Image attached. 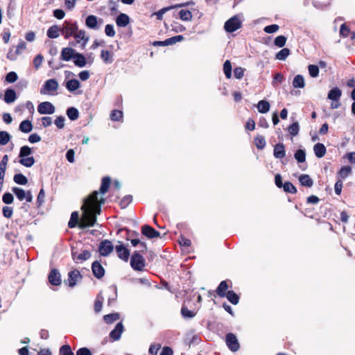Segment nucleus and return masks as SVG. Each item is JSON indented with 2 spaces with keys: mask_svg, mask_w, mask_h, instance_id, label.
Instances as JSON below:
<instances>
[{
  "mask_svg": "<svg viewBox=\"0 0 355 355\" xmlns=\"http://www.w3.org/2000/svg\"><path fill=\"white\" fill-rule=\"evenodd\" d=\"M98 191H94L83 201L81 207L83 214L79 222V227L82 229L94 227L96 224L97 216L101 211V206L105 203V199H98Z\"/></svg>",
  "mask_w": 355,
  "mask_h": 355,
  "instance_id": "nucleus-1",
  "label": "nucleus"
},
{
  "mask_svg": "<svg viewBox=\"0 0 355 355\" xmlns=\"http://www.w3.org/2000/svg\"><path fill=\"white\" fill-rule=\"evenodd\" d=\"M59 84L56 79L51 78L46 80L40 88V94L42 95H54L58 89Z\"/></svg>",
  "mask_w": 355,
  "mask_h": 355,
  "instance_id": "nucleus-2",
  "label": "nucleus"
},
{
  "mask_svg": "<svg viewBox=\"0 0 355 355\" xmlns=\"http://www.w3.org/2000/svg\"><path fill=\"white\" fill-rule=\"evenodd\" d=\"M241 17L239 15H236L226 21L224 28L227 33H233L241 27L242 20Z\"/></svg>",
  "mask_w": 355,
  "mask_h": 355,
  "instance_id": "nucleus-3",
  "label": "nucleus"
},
{
  "mask_svg": "<svg viewBox=\"0 0 355 355\" xmlns=\"http://www.w3.org/2000/svg\"><path fill=\"white\" fill-rule=\"evenodd\" d=\"M130 266L133 270L143 271L146 266L144 257L137 251L134 252L130 259Z\"/></svg>",
  "mask_w": 355,
  "mask_h": 355,
  "instance_id": "nucleus-4",
  "label": "nucleus"
},
{
  "mask_svg": "<svg viewBox=\"0 0 355 355\" xmlns=\"http://www.w3.org/2000/svg\"><path fill=\"white\" fill-rule=\"evenodd\" d=\"M75 40L69 42L71 46H77L80 44L81 49H84L89 41V37L86 36V33L83 30L78 31L73 35Z\"/></svg>",
  "mask_w": 355,
  "mask_h": 355,
  "instance_id": "nucleus-5",
  "label": "nucleus"
},
{
  "mask_svg": "<svg viewBox=\"0 0 355 355\" xmlns=\"http://www.w3.org/2000/svg\"><path fill=\"white\" fill-rule=\"evenodd\" d=\"M61 28V33L64 35L65 39L73 36L76 32L78 31V25L76 22H71L64 21Z\"/></svg>",
  "mask_w": 355,
  "mask_h": 355,
  "instance_id": "nucleus-6",
  "label": "nucleus"
},
{
  "mask_svg": "<svg viewBox=\"0 0 355 355\" xmlns=\"http://www.w3.org/2000/svg\"><path fill=\"white\" fill-rule=\"evenodd\" d=\"M82 279L83 276L80 271L77 269H74L69 272L68 279L64 280V283L69 287L73 288L77 284V283L80 282Z\"/></svg>",
  "mask_w": 355,
  "mask_h": 355,
  "instance_id": "nucleus-7",
  "label": "nucleus"
},
{
  "mask_svg": "<svg viewBox=\"0 0 355 355\" xmlns=\"http://www.w3.org/2000/svg\"><path fill=\"white\" fill-rule=\"evenodd\" d=\"M103 21L101 18H98L96 16L90 15L85 19V25L86 26L94 31H98L100 29L101 24Z\"/></svg>",
  "mask_w": 355,
  "mask_h": 355,
  "instance_id": "nucleus-8",
  "label": "nucleus"
},
{
  "mask_svg": "<svg viewBox=\"0 0 355 355\" xmlns=\"http://www.w3.org/2000/svg\"><path fill=\"white\" fill-rule=\"evenodd\" d=\"M71 257L74 262L82 263L91 257V252L87 250H84L80 253H78L73 248L71 250Z\"/></svg>",
  "mask_w": 355,
  "mask_h": 355,
  "instance_id": "nucleus-9",
  "label": "nucleus"
},
{
  "mask_svg": "<svg viewBox=\"0 0 355 355\" xmlns=\"http://www.w3.org/2000/svg\"><path fill=\"white\" fill-rule=\"evenodd\" d=\"M225 341L228 348L232 352H237L240 345L236 336L232 333H228L225 336Z\"/></svg>",
  "mask_w": 355,
  "mask_h": 355,
  "instance_id": "nucleus-10",
  "label": "nucleus"
},
{
  "mask_svg": "<svg viewBox=\"0 0 355 355\" xmlns=\"http://www.w3.org/2000/svg\"><path fill=\"white\" fill-rule=\"evenodd\" d=\"M37 112L40 114H53L55 112V107L51 102L44 101L38 105Z\"/></svg>",
  "mask_w": 355,
  "mask_h": 355,
  "instance_id": "nucleus-11",
  "label": "nucleus"
},
{
  "mask_svg": "<svg viewBox=\"0 0 355 355\" xmlns=\"http://www.w3.org/2000/svg\"><path fill=\"white\" fill-rule=\"evenodd\" d=\"M114 250L112 243L109 240H104L101 241L98 246V251L101 256H108Z\"/></svg>",
  "mask_w": 355,
  "mask_h": 355,
  "instance_id": "nucleus-12",
  "label": "nucleus"
},
{
  "mask_svg": "<svg viewBox=\"0 0 355 355\" xmlns=\"http://www.w3.org/2000/svg\"><path fill=\"white\" fill-rule=\"evenodd\" d=\"M118 243L115 247L117 256L120 259L127 262L129 259L130 251L121 241H119Z\"/></svg>",
  "mask_w": 355,
  "mask_h": 355,
  "instance_id": "nucleus-13",
  "label": "nucleus"
},
{
  "mask_svg": "<svg viewBox=\"0 0 355 355\" xmlns=\"http://www.w3.org/2000/svg\"><path fill=\"white\" fill-rule=\"evenodd\" d=\"M141 233L148 239L158 238L160 236V233L158 231L148 225H144L141 227Z\"/></svg>",
  "mask_w": 355,
  "mask_h": 355,
  "instance_id": "nucleus-14",
  "label": "nucleus"
},
{
  "mask_svg": "<svg viewBox=\"0 0 355 355\" xmlns=\"http://www.w3.org/2000/svg\"><path fill=\"white\" fill-rule=\"evenodd\" d=\"M77 53L76 51L71 47L63 48L60 53V59L64 61H69L75 58V55Z\"/></svg>",
  "mask_w": 355,
  "mask_h": 355,
  "instance_id": "nucleus-15",
  "label": "nucleus"
},
{
  "mask_svg": "<svg viewBox=\"0 0 355 355\" xmlns=\"http://www.w3.org/2000/svg\"><path fill=\"white\" fill-rule=\"evenodd\" d=\"M48 278L50 284L53 286H58L61 284V275L57 269L51 270Z\"/></svg>",
  "mask_w": 355,
  "mask_h": 355,
  "instance_id": "nucleus-16",
  "label": "nucleus"
},
{
  "mask_svg": "<svg viewBox=\"0 0 355 355\" xmlns=\"http://www.w3.org/2000/svg\"><path fill=\"white\" fill-rule=\"evenodd\" d=\"M92 270L94 275L97 279H101L105 275V270L98 261L93 262L92 265Z\"/></svg>",
  "mask_w": 355,
  "mask_h": 355,
  "instance_id": "nucleus-17",
  "label": "nucleus"
},
{
  "mask_svg": "<svg viewBox=\"0 0 355 355\" xmlns=\"http://www.w3.org/2000/svg\"><path fill=\"white\" fill-rule=\"evenodd\" d=\"M124 329L123 325L121 322L116 324L115 328L110 331V337L114 340H118L121 336Z\"/></svg>",
  "mask_w": 355,
  "mask_h": 355,
  "instance_id": "nucleus-18",
  "label": "nucleus"
},
{
  "mask_svg": "<svg viewBox=\"0 0 355 355\" xmlns=\"http://www.w3.org/2000/svg\"><path fill=\"white\" fill-rule=\"evenodd\" d=\"M273 155L277 159H282L286 155L285 146L282 143H279L275 145Z\"/></svg>",
  "mask_w": 355,
  "mask_h": 355,
  "instance_id": "nucleus-19",
  "label": "nucleus"
},
{
  "mask_svg": "<svg viewBox=\"0 0 355 355\" xmlns=\"http://www.w3.org/2000/svg\"><path fill=\"white\" fill-rule=\"evenodd\" d=\"M342 95V91L337 87L331 89L327 95V98L332 101H339Z\"/></svg>",
  "mask_w": 355,
  "mask_h": 355,
  "instance_id": "nucleus-20",
  "label": "nucleus"
},
{
  "mask_svg": "<svg viewBox=\"0 0 355 355\" xmlns=\"http://www.w3.org/2000/svg\"><path fill=\"white\" fill-rule=\"evenodd\" d=\"M16 98V92L13 89L8 88L6 90L3 100L6 103H12L13 102H15Z\"/></svg>",
  "mask_w": 355,
  "mask_h": 355,
  "instance_id": "nucleus-21",
  "label": "nucleus"
},
{
  "mask_svg": "<svg viewBox=\"0 0 355 355\" xmlns=\"http://www.w3.org/2000/svg\"><path fill=\"white\" fill-rule=\"evenodd\" d=\"M60 33H61V28L57 25H53L47 30L46 35L51 39H55L59 37Z\"/></svg>",
  "mask_w": 355,
  "mask_h": 355,
  "instance_id": "nucleus-22",
  "label": "nucleus"
},
{
  "mask_svg": "<svg viewBox=\"0 0 355 355\" xmlns=\"http://www.w3.org/2000/svg\"><path fill=\"white\" fill-rule=\"evenodd\" d=\"M65 87L70 92H73L80 87V83L77 79H71L65 82Z\"/></svg>",
  "mask_w": 355,
  "mask_h": 355,
  "instance_id": "nucleus-23",
  "label": "nucleus"
},
{
  "mask_svg": "<svg viewBox=\"0 0 355 355\" xmlns=\"http://www.w3.org/2000/svg\"><path fill=\"white\" fill-rule=\"evenodd\" d=\"M313 151L317 157L322 158L326 154L327 149L323 144L317 143L313 146Z\"/></svg>",
  "mask_w": 355,
  "mask_h": 355,
  "instance_id": "nucleus-24",
  "label": "nucleus"
},
{
  "mask_svg": "<svg viewBox=\"0 0 355 355\" xmlns=\"http://www.w3.org/2000/svg\"><path fill=\"white\" fill-rule=\"evenodd\" d=\"M228 288L227 280H224L219 284L216 292L219 297H225V295H227L226 293Z\"/></svg>",
  "mask_w": 355,
  "mask_h": 355,
  "instance_id": "nucleus-25",
  "label": "nucleus"
},
{
  "mask_svg": "<svg viewBox=\"0 0 355 355\" xmlns=\"http://www.w3.org/2000/svg\"><path fill=\"white\" fill-rule=\"evenodd\" d=\"M129 17L124 13L119 14L116 19V25L119 27H125L129 24Z\"/></svg>",
  "mask_w": 355,
  "mask_h": 355,
  "instance_id": "nucleus-26",
  "label": "nucleus"
},
{
  "mask_svg": "<svg viewBox=\"0 0 355 355\" xmlns=\"http://www.w3.org/2000/svg\"><path fill=\"white\" fill-rule=\"evenodd\" d=\"M73 63L78 67H84L87 64L86 58L83 54L77 53L73 58Z\"/></svg>",
  "mask_w": 355,
  "mask_h": 355,
  "instance_id": "nucleus-27",
  "label": "nucleus"
},
{
  "mask_svg": "<svg viewBox=\"0 0 355 355\" xmlns=\"http://www.w3.org/2000/svg\"><path fill=\"white\" fill-rule=\"evenodd\" d=\"M299 181L302 186L311 187L313 184V180L309 175L302 174L299 177Z\"/></svg>",
  "mask_w": 355,
  "mask_h": 355,
  "instance_id": "nucleus-28",
  "label": "nucleus"
},
{
  "mask_svg": "<svg viewBox=\"0 0 355 355\" xmlns=\"http://www.w3.org/2000/svg\"><path fill=\"white\" fill-rule=\"evenodd\" d=\"M19 129L24 133H28L33 130V124L29 120H24L19 124Z\"/></svg>",
  "mask_w": 355,
  "mask_h": 355,
  "instance_id": "nucleus-29",
  "label": "nucleus"
},
{
  "mask_svg": "<svg viewBox=\"0 0 355 355\" xmlns=\"http://www.w3.org/2000/svg\"><path fill=\"white\" fill-rule=\"evenodd\" d=\"M257 107L259 112L267 113L270 110V105L268 101L261 100L259 101Z\"/></svg>",
  "mask_w": 355,
  "mask_h": 355,
  "instance_id": "nucleus-30",
  "label": "nucleus"
},
{
  "mask_svg": "<svg viewBox=\"0 0 355 355\" xmlns=\"http://www.w3.org/2000/svg\"><path fill=\"white\" fill-rule=\"evenodd\" d=\"M179 17L182 21H191L193 17L192 11L191 10H181L179 12Z\"/></svg>",
  "mask_w": 355,
  "mask_h": 355,
  "instance_id": "nucleus-31",
  "label": "nucleus"
},
{
  "mask_svg": "<svg viewBox=\"0 0 355 355\" xmlns=\"http://www.w3.org/2000/svg\"><path fill=\"white\" fill-rule=\"evenodd\" d=\"M110 182H111V179L110 177L106 176V177L103 178L102 181H101V185L100 187L101 193L104 194L108 191V189L110 185Z\"/></svg>",
  "mask_w": 355,
  "mask_h": 355,
  "instance_id": "nucleus-32",
  "label": "nucleus"
},
{
  "mask_svg": "<svg viewBox=\"0 0 355 355\" xmlns=\"http://www.w3.org/2000/svg\"><path fill=\"white\" fill-rule=\"evenodd\" d=\"M227 295L225 297H227L228 301L231 302L232 304H237L239 302V296L233 291H228L226 293Z\"/></svg>",
  "mask_w": 355,
  "mask_h": 355,
  "instance_id": "nucleus-33",
  "label": "nucleus"
},
{
  "mask_svg": "<svg viewBox=\"0 0 355 355\" xmlns=\"http://www.w3.org/2000/svg\"><path fill=\"white\" fill-rule=\"evenodd\" d=\"M293 86L295 88H303L305 86L304 78L302 75H297L293 80Z\"/></svg>",
  "mask_w": 355,
  "mask_h": 355,
  "instance_id": "nucleus-34",
  "label": "nucleus"
},
{
  "mask_svg": "<svg viewBox=\"0 0 355 355\" xmlns=\"http://www.w3.org/2000/svg\"><path fill=\"white\" fill-rule=\"evenodd\" d=\"M19 162L21 165H23L27 168H30L34 165L35 161V159L33 157H19Z\"/></svg>",
  "mask_w": 355,
  "mask_h": 355,
  "instance_id": "nucleus-35",
  "label": "nucleus"
},
{
  "mask_svg": "<svg viewBox=\"0 0 355 355\" xmlns=\"http://www.w3.org/2000/svg\"><path fill=\"white\" fill-rule=\"evenodd\" d=\"M67 115L70 120L75 121L79 117V112L76 107H71L67 110Z\"/></svg>",
  "mask_w": 355,
  "mask_h": 355,
  "instance_id": "nucleus-36",
  "label": "nucleus"
},
{
  "mask_svg": "<svg viewBox=\"0 0 355 355\" xmlns=\"http://www.w3.org/2000/svg\"><path fill=\"white\" fill-rule=\"evenodd\" d=\"M14 182L20 185H26L28 183V179L27 178L21 174V173H17L13 177Z\"/></svg>",
  "mask_w": 355,
  "mask_h": 355,
  "instance_id": "nucleus-37",
  "label": "nucleus"
},
{
  "mask_svg": "<svg viewBox=\"0 0 355 355\" xmlns=\"http://www.w3.org/2000/svg\"><path fill=\"white\" fill-rule=\"evenodd\" d=\"M79 221V215L77 211H73L71 213L70 220L68 223V227L69 228L75 227Z\"/></svg>",
  "mask_w": 355,
  "mask_h": 355,
  "instance_id": "nucleus-38",
  "label": "nucleus"
},
{
  "mask_svg": "<svg viewBox=\"0 0 355 355\" xmlns=\"http://www.w3.org/2000/svg\"><path fill=\"white\" fill-rule=\"evenodd\" d=\"M254 144L258 149H263L266 145V141L264 137L261 135H258L254 139Z\"/></svg>",
  "mask_w": 355,
  "mask_h": 355,
  "instance_id": "nucleus-39",
  "label": "nucleus"
},
{
  "mask_svg": "<svg viewBox=\"0 0 355 355\" xmlns=\"http://www.w3.org/2000/svg\"><path fill=\"white\" fill-rule=\"evenodd\" d=\"M101 58L106 64H110L113 62V58L107 50H102L101 52Z\"/></svg>",
  "mask_w": 355,
  "mask_h": 355,
  "instance_id": "nucleus-40",
  "label": "nucleus"
},
{
  "mask_svg": "<svg viewBox=\"0 0 355 355\" xmlns=\"http://www.w3.org/2000/svg\"><path fill=\"white\" fill-rule=\"evenodd\" d=\"M295 159L299 163H303L306 160V152L304 150L298 149L294 154Z\"/></svg>",
  "mask_w": 355,
  "mask_h": 355,
  "instance_id": "nucleus-41",
  "label": "nucleus"
},
{
  "mask_svg": "<svg viewBox=\"0 0 355 355\" xmlns=\"http://www.w3.org/2000/svg\"><path fill=\"white\" fill-rule=\"evenodd\" d=\"M11 139V135L6 131H0V145H6Z\"/></svg>",
  "mask_w": 355,
  "mask_h": 355,
  "instance_id": "nucleus-42",
  "label": "nucleus"
},
{
  "mask_svg": "<svg viewBox=\"0 0 355 355\" xmlns=\"http://www.w3.org/2000/svg\"><path fill=\"white\" fill-rule=\"evenodd\" d=\"M184 40V37L182 35H175L174 37H171L169 38H167L164 40L165 44L166 46L173 45L175 44L177 42H181Z\"/></svg>",
  "mask_w": 355,
  "mask_h": 355,
  "instance_id": "nucleus-43",
  "label": "nucleus"
},
{
  "mask_svg": "<svg viewBox=\"0 0 355 355\" xmlns=\"http://www.w3.org/2000/svg\"><path fill=\"white\" fill-rule=\"evenodd\" d=\"M300 130V125L297 121L293 123L288 128V131L291 135L295 137L298 135Z\"/></svg>",
  "mask_w": 355,
  "mask_h": 355,
  "instance_id": "nucleus-44",
  "label": "nucleus"
},
{
  "mask_svg": "<svg viewBox=\"0 0 355 355\" xmlns=\"http://www.w3.org/2000/svg\"><path fill=\"white\" fill-rule=\"evenodd\" d=\"M120 318V315L118 313H110L104 315L103 319L105 322L107 324H111L114 321L119 320Z\"/></svg>",
  "mask_w": 355,
  "mask_h": 355,
  "instance_id": "nucleus-45",
  "label": "nucleus"
},
{
  "mask_svg": "<svg viewBox=\"0 0 355 355\" xmlns=\"http://www.w3.org/2000/svg\"><path fill=\"white\" fill-rule=\"evenodd\" d=\"M290 55V50L287 48L282 49L275 55V58L279 60H284Z\"/></svg>",
  "mask_w": 355,
  "mask_h": 355,
  "instance_id": "nucleus-46",
  "label": "nucleus"
},
{
  "mask_svg": "<svg viewBox=\"0 0 355 355\" xmlns=\"http://www.w3.org/2000/svg\"><path fill=\"white\" fill-rule=\"evenodd\" d=\"M12 191L19 200L21 201L25 199L26 191L23 189L19 187H13Z\"/></svg>",
  "mask_w": 355,
  "mask_h": 355,
  "instance_id": "nucleus-47",
  "label": "nucleus"
},
{
  "mask_svg": "<svg viewBox=\"0 0 355 355\" xmlns=\"http://www.w3.org/2000/svg\"><path fill=\"white\" fill-rule=\"evenodd\" d=\"M223 71L227 78L232 77V64L230 60H226L224 62Z\"/></svg>",
  "mask_w": 355,
  "mask_h": 355,
  "instance_id": "nucleus-48",
  "label": "nucleus"
},
{
  "mask_svg": "<svg viewBox=\"0 0 355 355\" xmlns=\"http://www.w3.org/2000/svg\"><path fill=\"white\" fill-rule=\"evenodd\" d=\"M31 154H32L31 148L28 146H23L20 148L19 153V157H31L30 155Z\"/></svg>",
  "mask_w": 355,
  "mask_h": 355,
  "instance_id": "nucleus-49",
  "label": "nucleus"
},
{
  "mask_svg": "<svg viewBox=\"0 0 355 355\" xmlns=\"http://www.w3.org/2000/svg\"><path fill=\"white\" fill-rule=\"evenodd\" d=\"M284 191L286 193H295L297 189L291 182H285L283 186Z\"/></svg>",
  "mask_w": 355,
  "mask_h": 355,
  "instance_id": "nucleus-50",
  "label": "nucleus"
},
{
  "mask_svg": "<svg viewBox=\"0 0 355 355\" xmlns=\"http://www.w3.org/2000/svg\"><path fill=\"white\" fill-rule=\"evenodd\" d=\"M173 8H174L173 6L163 8L161 10H158L157 12H154L153 15H155L158 20H162L163 18V15L166 12L169 11L170 10H171Z\"/></svg>",
  "mask_w": 355,
  "mask_h": 355,
  "instance_id": "nucleus-51",
  "label": "nucleus"
},
{
  "mask_svg": "<svg viewBox=\"0 0 355 355\" xmlns=\"http://www.w3.org/2000/svg\"><path fill=\"white\" fill-rule=\"evenodd\" d=\"M286 40L285 36L279 35L275 39L274 44L275 46L282 48L286 44Z\"/></svg>",
  "mask_w": 355,
  "mask_h": 355,
  "instance_id": "nucleus-52",
  "label": "nucleus"
},
{
  "mask_svg": "<svg viewBox=\"0 0 355 355\" xmlns=\"http://www.w3.org/2000/svg\"><path fill=\"white\" fill-rule=\"evenodd\" d=\"M123 118V112L118 110L112 111L110 114V119L114 121H119Z\"/></svg>",
  "mask_w": 355,
  "mask_h": 355,
  "instance_id": "nucleus-53",
  "label": "nucleus"
},
{
  "mask_svg": "<svg viewBox=\"0 0 355 355\" xmlns=\"http://www.w3.org/2000/svg\"><path fill=\"white\" fill-rule=\"evenodd\" d=\"M18 79V76L16 72L10 71L8 73L6 76L5 80L6 82L9 83H13L17 81Z\"/></svg>",
  "mask_w": 355,
  "mask_h": 355,
  "instance_id": "nucleus-54",
  "label": "nucleus"
},
{
  "mask_svg": "<svg viewBox=\"0 0 355 355\" xmlns=\"http://www.w3.org/2000/svg\"><path fill=\"white\" fill-rule=\"evenodd\" d=\"M59 353L60 355H74L73 352L71 349V347L68 345H62L60 348Z\"/></svg>",
  "mask_w": 355,
  "mask_h": 355,
  "instance_id": "nucleus-55",
  "label": "nucleus"
},
{
  "mask_svg": "<svg viewBox=\"0 0 355 355\" xmlns=\"http://www.w3.org/2000/svg\"><path fill=\"white\" fill-rule=\"evenodd\" d=\"M308 69H309V75L311 77L315 78V77H317L318 76V74H319V68H318V67L317 65L310 64L308 67Z\"/></svg>",
  "mask_w": 355,
  "mask_h": 355,
  "instance_id": "nucleus-56",
  "label": "nucleus"
},
{
  "mask_svg": "<svg viewBox=\"0 0 355 355\" xmlns=\"http://www.w3.org/2000/svg\"><path fill=\"white\" fill-rule=\"evenodd\" d=\"M55 125L58 129H62L64 127L65 125V118L63 116H58L55 121Z\"/></svg>",
  "mask_w": 355,
  "mask_h": 355,
  "instance_id": "nucleus-57",
  "label": "nucleus"
},
{
  "mask_svg": "<svg viewBox=\"0 0 355 355\" xmlns=\"http://www.w3.org/2000/svg\"><path fill=\"white\" fill-rule=\"evenodd\" d=\"M181 313L184 318H192L195 316V312L189 310L187 307L183 306L181 309Z\"/></svg>",
  "mask_w": 355,
  "mask_h": 355,
  "instance_id": "nucleus-58",
  "label": "nucleus"
},
{
  "mask_svg": "<svg viewBox=\"0 0 355 355\" xmlns=\"http://www.w3.org/2000/svg\"><path fill=\"white\" fill-rule=\"evenodd\" d=\"M44 57L41 54L37 55L33 60V65L36 69H38L43 62Z\"/></svg>",
  "mask_w": 355,
  "mask_h": 355,
  "instance_id": "nucleus-59",
  "label": "nucleus"
},
{
  "mask_svg": "<svg viewBox=\"0 0 355 355\" xmlns=\"http://www.w3.org/2000/svg\"><path fill=\"white\" fill-rule=\"evenodd\" d=\"M105 33L108 37H114L116 34L114 26L112 24H107L105 28Z\"/></svg>",
  "mask_w": 355,
  "mask_h": 355,
  "instance_id": "nucleus-60",
  "label": "nucleus"
},
{
  "mask_svg": "<svg viewBox=\"0 0 355 355\" xmlns=\"http://www.w3.org/2000/svg\"><path fill=\"white\" fill-rule=\"evenodd\" d=\"M103 307V298H100V296L98 295L96 300H95L94 303V311L96 313H98L101 311Z\"/></svg>",
  "mask_w": 355,
  "mask_h": 355,
  "instance_id": "nucleus-61",
  "label": "nucleus"
},
{
  "mask_svg": "<svg viewBox=\"0 0 355 355\" xmlns=\"http://www.w3.org/2000/svg\"><path fill=\"white\" fill-rule=\"evenodd\" d=\"M109 8L112 14H116L119 12V5L113 0H110L108 2Z\"/></svg>",
  "mask_w": 355,
  "mask_h": 355,
  "instance_id": "nucleus-62",
  "label": "nucleus"
},
{
  "mask_svg": "<svg viewBox=\"0 0 355 355\" xmlns=\"http://www.w3.org/2000/svg\"><path fill=\"white\" fill-rule=\"evenodd\" d=\"M279 27L277 24H272V25L266 26L263 28V31L266 33H273L277 32L279 30Z\"/></svg>",
  "mask_w": 355,
  "mask_h": 355,
  "instance_id": "nucleus-63",
  "label": "nucleus"
},
{
  "mask_svg": "<svg viewBox=\"0 0 355 355\" xmlns=\"http://www.w3.org/2000/svg\"><path fill=\"white\" fill-rule=\"evenodd\" d=\"M161 348L160 344H153L150 346L148 352L151 355H157L158 350Z\"/></svg>",
  "mask_w": 355,
  "mask_h": 355,
  "instance_id": "nucleus-64",
  "label": "nucleus"
}]
</instances>
